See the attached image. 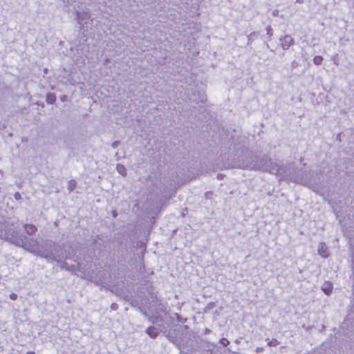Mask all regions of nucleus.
Returning <instances> with one entry per match:
<instances>
[{
  "label": "nucleus",
  "instance_id": "1",
  "mask_svg": "<svg viewBox=\"0 0 354 354\" xmlns=\"http://www.w3.org/2000/svg\"><path fill=\"white\" fill-rule=\"evenodd\" d=\"M238 158L239 163L237 166L239 167L268 171L270 174H276L282 178H289L291 180H293V181L297 183L309 186L308 183L302 178H295L294 179H292L291 177H289L285 174L283 167L272 162L271 159L268 157H263L260 159V160H257L256 157H254L252 153L248 149H243L241 151V155H239Z\"/></svg>",
  "mask_w": 354,
  "mask_h": 354
},
{
  "label": "nucleus",
  "instance_id": "2",
  "mask_svg": "<svg viewBox=\"0 0 354 354\" xmlns=\"http://www.w3.org/2000/svg\"><path fill=\"white\" fill-rule=\"evenodd\" d=\"M60 246L51 240H46L42 242L39 252L43 255H38L44 258L48 262H59L60 255L59 254Z\"/></svg>",
  "mask_w": 354,
  "mask_h": 354
},
{
  "label": "nucleus",
  "instance_id": "3",
  "mask_svg": "<svg viewBox=\"0 0 354 354\" xmlns=\"http://www.w3.org/2000/svg\"><path fill=\"white\" fill-rule=\"evenodd\" d=\"M13 243L35 255L44 254L39 252L41 245H39V241L35 239L24 236V238L15 239Z\"/></svg>",
  "mask_w": 354,
  "mask_h": 354
},
{
  "label": "nucleus",
  "instance_id": "4",
  "mask_svg": "<svg viewBox=\"0 0 354 354\" xmlns=\"http://www.w3.org/2000/svg\"><path fill=\"white\" fill-rule=\"evenodd\" d=\"M280 45L283 50L288 49L295 44L294 39L289 35H286L279 39Z\"/></svg>",
  "mask_w": 354,
  "mask_h": 354
},
{
  "label": "nucleus",
  "instance_id": "5",
  "mask_svg": "<svg viewBox=\"0 0 354 354\" xmlns=\"http://www.w3.org/2000/svg\"><path fill=\"white\" fill-rule=\"evenodd\" d=\"M318 254L324 258H327L329 256L328 249L324 243L319 244Z\"/></svg>",
  "mask_w": 354,
  "mask_h": 354
},
{
  "label": "nucleus",
  "instance_id": "6",
  "mask_svg": "<svg viewBox=\"0 0 354 354\" xmlns=\"http://www.w3.org/2000/svg\"><path fill=\"white\" fill-rule=\"evenodd\" d=\"M146 333L151 338H156L158 333H159V331L158 330L157 328H156L154 326H149L148 327L146 330H145Z\"/></svg>",
  "mask_w": 354,
  "mask_h": 354
},
{
  "label": "nucleus",
  "instance_id": "7",
  "mask_svg": "<svg viewBox=\"0 0 354 354\" xmlns=\"http://www.w3.org/2000/svg\"><path fill=\"white\" fill-rule=\"evenodd\" d=\"M322 291L326 294L330 295L333 290V285L329 281H325L322 286Z\"/></svg>",
  "mask_w": 354,
  "mask_h": 354
},
{
  "label": "nucleus",
  "instance_id": "8",
  "mask_svg": "<svg viewBox=\"0 0 354 354\" xmlns=\"http://www.w3.org/2000/svg\"><path fill=\"white\" fill-rule=\"evenodd\" d=\"M61 257L59 259V262H57L59 263V267L62 270L73 272L75 270V266H68V263L65 261H61Z\"/></svg>",
  "mask_w": 354,
  "mask_h": 354
},
{
  "label": "nucleus",
  "instance_id": "9",
  "mask_svg": "<svg viewBox=\"0 0 354 354\" xmlns=\"http://www.w3.org/2000/svg\"><path fill=\"white\" fill-rule=\"evenodd\" d=\"M24 228L26 233L30 235L35 234L37 230V227L33 225L26 224L24 225Z\"/></svg>",
  "mask_w": 354,
  "mask_h": 354
},
{
  "label": "nucleus",
  "instance_id": "10",
  "mask_svg": "<svg viewBox=\"0 0 354 354\" xmlns=\"http://www.w3.org/2000/svg\"><path fill=\"white\" fill-rule=\"evenodd\" d=\"M46 101L48 104H53L56 101V95L53 93H48Z\"/></svg>",
  "mask_w": 354,
  "mask_h": 354
},
{
  "label": "nucleus",
  "instance_id": "11",
  "mask_svg": "<svg viewBox=\"0 0 354 354\" xmlns=\"http://www.w3.org/2000/svg\"><path fill=\"white\" fill-rule=\"evenodd\" d=\"M116 169H117V171L118 172L122 175L123 176H125L126 174H127V172H126V168L124 167V166H123L122 165H117V167H116Z\"/></svg>",
  "mask_w": 354,
  "mask_h": 354
},
{
  "label": "nucleus",
  "instance_id": "12",
  "mask_svg": "<svg viewBox=\"0 0 354 354\" xmlns=\"http://www.w3.org/2000/svg\"><path fill=\"white\" fill-rule=\"evenodd\" d=\"M76 187V181L75 180H71L68 183V189L71 192L74 190Z\"/></svg>",
  "mask_w": 354,
  "mask_h": 354
},
{
  "label": "nucleus",
  "instance_id": "13",
  "mask_svg": "<svg viewBox=\"0 0 354 354\" xmlns=\"http://www.w3.org/2000/svg\"><path fill=\"white\" fill-rule=\"evenodd\" d=\"M258 36V33L257 32H252L249 35H248V44H250L254 39Z\"/></svg>",
  "mask_w": 354,
  "mask_h": 354
},
{
  "label": "nucleus",
  "instance_id": "14",
  "mask_svg": "<svg viewBox=\"0 0 354 354\" xmlns=\"http://www.w3.org/2000/svg\"><path fill=\"white\" fill-rule=\"evenodd\" d=\"M323 61V57L320 55H317L313 58V63L315 65H320L322 64Z\"/></svg>",
  "mask_w": 354,
  "mask_h": 354
},
{
  "label": "nucleus",
  "instance_id": "15",
  "mask_svg": "<svg viewBox=\"0 0 354 354\" xmlns=\"http://www.w3.org/2000/svg\"><path fill=\"white\" fill-rule=\"evenodd\" d=\"M280 344V342L277 339H272L271 340L268 341V345L269 346H276L277 345H279Z\"/></svg>",
  "mask_w": 354,
  "mask_h": 354
},
{
  "label": "nucleus",
  "instance_id": "16",
  "mask_svg": "<svg viewBox=\"0 0 354 354\" xmlns=\"http://www.w3.org/2000/svg\"><path fill=\"white\" fill-rule=\"evenodd\" d=\"M90 281L95 283L97 285H101L104 283L102 279H97V278H93V277H91Z\"/></svg>",
  "mask_w": 354,
  "mask_h": 354
},
{
  "label": "nucleus",
  "instance_id": "17",
  "mask_svg": "<svg viewBox=\"0 0 354 354\" xmlns=\"http://www.w3.org/2000/svg\"><path fill=\"white\" fill-rule=\"evenodd\" d=\"M266 32H267V35H268L269 37H271L272 36L273 30L270 26H268L266 27Z\"/></svg>",
  "mask_w": 354,
  "mask_h": 354
},
{
  "label": "nucleus",
  "instance_id": "18",
  "mask_svg": "<svg viewBox=\"0 0 354 354\" xmlns=\"http://www.w3.org/2000/svg\"><path fill=\"white\" fill-rule=\"evenodd\" d=\"M213 195H214L213 192L211 191H209L205 194V197L206 199H212L213 197Z\"/></svg>",
  "mask_w": 354,
  "mask_h": 354
},
{
  "label": "nucleus",
  "instance_id": "19",
  "mask_svg": "<svg viewBox=\"0 0 354 354\" xmlns=\"http://www.w3.org/2000/svg\"><path fill=\"white\" fill-rule=\"evenodd\" d=\"M219 342L223 344L224 346H227L230 344V342L226 338H222L220 339Z\"/></svg>",
  "mask_w": 354,
  "mask_h": 354
},
{
  "label": "nucleus",
  "instance_id": "20",
  "mask_svg": "<svg viewBox=\"0 0 354 354\" xmlns=\"http://www.w3.org/2000/svg\"><path fill=\"white\" fill-rule=\"evenodd\" d=\"M76 18H77V21H78V23H79L80 24H82V18L80 17V12H77V17H76Z\"/></svg>",
  "mask_w": 354,
  "mask_h": 354
},
{
  "label": "nucleus",
  "instance_id": "21",
  "mask_svg": "<svg viewBox=\"0 0 354 354\" xmlns=\"http://www.w3.org/2000/svg\"><path fill=\"white\" fill-rule=\"evenodd\" d=\"M119 145H120V142L119 141H115V142H113L112 143L111 147L113 148H117L119 146Z\"/></svg>",
  "mask_w": 354,
  "mask_h": 354
},
{
  "label": "nucleus",
  "instance_id": "22",
  "mask_svg": "<svg viewBox=\"0 0 354 354\" xmlns=\"http://www.w3.org/2000/svg\"><path fill=\"white\" fill-rule=\"evenodd\" d=\"M10 298L12 299V300H16L17 298V295L15 294V293H11L10 295Z\"/></svg>",
  "mask_w": 354,
  "mask_h": 354
},
{
  "label": "nucleus",
  "instance_id": "23",
  "mask_svg": "<svg viewBox=\"0 0 354 354\" xmlns=\"http://www.w3.org/2000/svg\"><path fill=\"white\" fill-rule=\"evenodd\" d=\"M14 197L16 200H19L21 198V195L19 192H16L15 194H14Z\"/></svg>",
  "mask_w": 354,
  "mask_h": 354
},
{
  "label": "nucleus",
  "instance_id": "24",
  "mask_svg": "<svg viewBox=\"0 0 354 354\" xmlns=\"http://www.w3.org/2000/svg\"><path fill=\"white\" fill-rule=\"evenodd\" d=\"M337 57V55H334V56L332 57V59L333 60V62H334V64H335L338 65V64H339V63H338V62H337V59H336V57Z\"/></svg>",
  "mask_w": 354,
  "mask_h": 354
},
{
  "label": "nucleus",
  "instance_id": "25",
  "mask_svg": "<svg viewBox=\"0 0 354 354\" xmlns=\"http://www.w3.org/2000/svg\"><path fill=\"white\" fill-rule=\"evenodd\" d=\"M112 310H115L118 308V305L115 303H113L111 306Z\"/></svg>",
  "mask_w": 354,
  "mask_h": 354
},
{
  "label": "nucleus",
  "instance_id": "26",
  "mask_svg": "<svg viewBox=\"0 0 354 354\" xmlns=\"http://www.w3.org/2000/svg\"><path fill=\"white\" fill-rule=\"evenodd\" d=\"M272 15L274 17H277L279 15V10H274L272 11Z\"/></svg>",
  "mask_w": 354,
  "mask_h": 354
},
{
  "label": "nucleus",
  "instance_id": "27",
  "mask_svg": "<svg viewBox=\"0 0 354 354\" xmlns=\"http://www.w3.org/2000/svg\"><path fill=\"white\" fill-rule=\"evenodd\" d=\"M263 350V347H257V348H256V352H257V353H259V352H261Z\"/></svg>",
  "mask_w": 354,
  "mask_h": 354
},
{
  "label": "nucleus",
  "instance_id": "28",
  "mask_svg": "<svg viewBox=\"0 0 354 354\" xmlns=\"http://www.w3.org/2000/svg\"><path fill=\"white\" fill-rule=\"evenodd\" d=\"M211 332H212V331H211V330H210V329H209V328H206V329L205 330V335L209 334Z\"/></svg>",
  "mask_w": 354,
  "mask_h": 354
},
{
  "label": "nucleus",
  "instance_id": "29",
  "mask_svg": "<svg viewBox=\"0 0 354 354\" xmlns=\"http://www.w3.org/2000/svg\"><path fill=\"white\" fill-rule=\"evenodd\" d=\"M353 283H354V263H353Z\"/></svg>",
  "mask_w": 354,
  "mask_h": 354
},
{
  "label": "nucleus",
  "instance_id": "30",
  "mask_svg": "<svg viewBox=\"0 0 354 354\" xmlns=\"http://www.w3.org/2000/svg\"><path fill=\"white\" fill-rule=\"evenodd\" d=\"M66 95H63L61 97V100L62 101H64L65 99H66Z\"/></svg>",
  "mask_w": 354,
  "mask_h": 354
},
{
  "label": "nucleus",
  "instance_id": "31",
  "mask_svg": "<svg viewBox=\"0 0 354 354\" xmlns=\"http://www.w3.org/2000/svg\"><path fill=\"white\" fill-rule=\"evenodd\" d=\"M26 354H35V353L33 351H29V352H27Z\"/></svg>",
  "mask_w": 354,
  "mask_h": 354
},
{
  "label": "nucleus",
  "instance_id": "32",
  "mask_svg": "<svg viewBox=\"0 0 354 354\" xmlns=\"http://www.w3.org/2000/svg\"><path fill=\"white\" fill-rule=\"evenodd\" d=\"M113 216H114V217H115V216H116V214H115V212H113Z\"/></svg>",
  "mask_w": 354,
  "mask_h": 354
}]
</instances>
